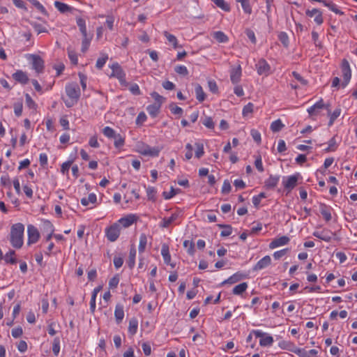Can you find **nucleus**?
<instances>
[{
  "label": "nucleus",
  "instance_id": "nucleus-1",
  "mask_svg": "<svg viewBox=\"0 0 357 357\" xmlns=\"http://www.w3.org/2000/svg\"><path fill=\"white\" fill-rule=\"evenodd\" d=\"M341 76L342 77V81L340 82V79L338 77H335L332 80L331 86L337 88L342 87L345 88L351 81V69L350 64L347 59H343L340 64Z\"/></svg>",
  "mask_w": 357,
  "mask_h": 357
},
{
  "label": "nucleus",
  "instance_id": "nucleus-2",
  "mask_svg": "<svg viewBox=\"0 0 357 357\" xmlns=\"http://www.w3.org/2000/svg\"><path fill=\"white\" fill-rule=\"evenodd\" d=\"M24 226L22 223L13 225L10 229V242L12 246L19 249L24 243Z\"/></svg>",
  "mask_w": 357,
  "mask_h": 357
},
{
  "label": "nucleus",
  "instance_id": "nucleus-3",
  "mask_svg": "<svg viewBox=\"0 0 357 357\" xmlns=\"http://www.w3.org/2000/svg\"><path fill=\"white\" fill-rule=\"evenodd\" d=\"M65 90L68 97V98L65 100V104L68 107H71L77 103L80 96L79 87L77 83L71 82L66 85Z\"/></svg>",
  "mask_w": 357,
  "mask_h": 357
},
{
  "label": "nucleus",
  "instance_id": "nucleus-4",
  "mask_svg": "<svg viewBox=\"0 0 357 357\" xmlns=\"http://www.w3.org/2000/svg\"><path fill=\"white\" fill-rule=\"evenodd\" d=\"M102 134L109 139H114V145L115 148L120 149L125 144V137L121 134L117 133L112 128L105 126L102 130Z\"/></svg>",
  "mask_w": 357,
  "mask_h": 357
},
{
  "label": "nucleus",
  "instance_id": "nucleus-5",
  "mask_svg": "<svg viewBox=\"0 0 357 357\" xmlns=\"http://www.w3.org/2000/svg\"><path fill=\"white\" fill-rule=\"evenodd\" d=\"M135 151L144 156L157 157L160 152V149L158 146H151L139 142L135 145Z\"/></svg>",
  "mask_w": 357,
  "mask_h": 357
},
{
  "label": "nucleus",
  "instance_id": "nucleus-6",
  "mask_svg": "<svg viewBox=\"0 0 357 357\" xmlns=\"http://www.w3.org/2000/svg\"><path fill=\"white\" fill-rule=\"evenodd\" d=\"M112 70L110 77H116L119 81L121 86H127L128 83L126 79V73L123 70L120 65L115 62L109 66Z\"/></svg>",
  "mask_w": 357,
  "mask_h": 357
},
{
  "label": "nucleus",
  "instance_id": "nucleus-7",
  "mask_svg": "<svg viewBox=\"0 0 357 357\" xmlns=\"http://www.w3.org/2000/svg\"><path fill=\"white\" fill-rule=\"evenodd\" d=\"M302 179L303 177L301 174L296 172L292 175L283 177L282 185L289 192L297 185L298 181Z\"/></svg>",
  "mask_w": 357,
  "mask_h": 357
},
{
  "label": "nucleus",
  "instance_id": "nucleus-8",
  "mask_svg": "<svg viewBox=\"0 0 357 357\" xmlns=\"http://www.w3.org/2000/svg\"><path fill=\"white\" fill-rule=\"evenodd\" d=\"M252 333L256 337L259 338V345L262 347H270L274 342L273 337L268 333L261 330H252Z\"/></svg>",
  "mask_w": 357,
  "mask_h": 357
},
{
  "label": "nucleus",
  "instance_id": "nucleus-9",
  "mask_svg": "<svg viewBox=\"0 0 357 357\" xmlns=\"http://www.w3.org/2000/svg\"><path fill=\"white\" fill-rule=\"evenodd\" d=\"M121 230V227H119V225L115 222L110 226L105 228V236L110 242H114L119 237Z\"/></svg>",
  "mask_w": 357,
  "mask_h": 357
},
{
  "label": "nucleus",
  "instance_id": "nucleus-10",
  "mask_svg": "<svg viewBox=\"0 0 357 357\" xmlns=\"http://www.w3.org/2000/svg\"><path fill=\"white\" fill-rule=\"evenodd\" d=\"M26 58L32 65L33 70L37 74L42 73L44 70V61L42 58L36 54H28L26 55Z\"/></svg>",
  "mask_w": 357,
  "mask_h": 357
},
{
  "label": "nucleus",
  "instance_id": "nucleus-11",
  "mask_svg": "<svg viewBox=\"0 0 357 357\" xmlns=\"http://www.w3.org/2000/svg\"><path fill=\"white\" fill-rule=\"evenodd\" d=\"M80 203L88 209H93L99 205L100 202L98 201L97 195L94 192H91L88 197H82L80 199Z\"/></svg>",
  "mask_w": 357,
  "mask_h": 357
},
{
  "label": "nucleus",
  "instance_id": "nucleus-12",
  "mask_svg": "<svg viewBox=\"0 0 357 357\" xmlns=\"http://www.w3.org/2000/svg\"><path fill=\"white\" fill-rule=\"evenodd\" d=\"M137 218H138L137 215L130 213L124 217L121 218L116 222L119 225V227H121L122 229L130 227L132 225L137 222Z\"/></svg>",
  "mask_w": 357,
  "mask_h": 357
},
{
  "label": "nucleus",
  "instance_id": "nucleus-13",
  "mask_svg": "<svg viewBox=\"0 0 357 357\" xmlns=\"http://www.w3.org/2000/svg\"><path fill=\"white\" fill-rule=\"evenodd\" d=\"M258 75L268 76L271 73V66L264 59H260L255 65Z\"/></svg>",
  "mask_w": 357,
  "mask_h": 357
},
{
  "label": "nucleus",
  "instance_id": "nucleus-14",
  "mask_svg": "<svg viewBox=\"0 0 357 357\" xmlns=\"http://www.w3.org/2000/svg\"><path fill=\"white\" fill-rule=\"evenodd\" d=\"M27 243L29 245H31L36 243L39 240L40 233L35 226L29 225L27 226Z\"/></svg>",
  "mask_w": 357,
  "mask_h": 357
},
{
  "label": "nucleus",
  "instance_id": "nucleus-15",
  "mask_svg": "<svg viewBox=\"0 0 357 357\" xmlns=\"http://www.w3.org/2000/svg\"><path fill=\"white\" fill-rule=\"evenodd\" d=\"M161 255L162 257L164 263L166 265L170 266L172 268H174L176 266V264L171 261L172 257L169 252V247L166 243H163L162 245Z\"/></svg>",
  "mask_w": 357,
  "mask_h": 357
},
{
  "label": "nucleus",
  "instance_id": "nucleus-16",
  "mask_svg": "<svg viewBox=\"0 0 357 357\" xmlns=\"http://www.w3.org/2000/svg\"><path fill=\"white\" fill-rule=\"evenodd\" d=\"M230 80L232 84H237L240 81L242 76V68L240 64L231 67L230 70Z\"/></svg>",
  "mask_w": 357,
  "mask_h": 357
},
{
  "label": "nucleus",
  "instance_id": "nucleus-17",
  "mask_svg": "<svg viewBox=\"0 0 357 357\" xmlns=\"http://www.w3.org/2000/svg\"><path fill=\"white\" fill-rule=\"evenodd\" d=\"M290 238L287 236H282L274 238L269 243L270 249H275L289 244Z\"/></svg>",
  "mask_w": 357,
  "mask_h": 357
},
{
  "label": "nucleus",
  "instance_id": "nucleus-18",
  "mask_svg": "<svg viewBox=\"0 0 357 357\" xmlns=\"http://www.w3.org/2000/svg\"><path fill=\"white\" fill-rule=\"evenodd\" d=\"M305 14L309 17H313L314 22L317 25H321L324 22L323 15L321 10L317 8L307 10Z\"/></svg>",
  "mask_w": 357,
  "mask_h": 357
},
{
  "label": "nucleus",
  "instance_id": "nucleus-19",
  "mask_svg": "<svg viewBox=\"0 0 357 357\" xmlns=\"http://www.w3.org/2000/svg\"><path fill=\"white\" fill-rule=\"evenodd\" d=\"M312 235L325 242H330L335 235L331 231L323 229L321 231H314Z\"/></svg>",
  "mask_w": 357,
  "mask_h": 357
},
{
  "label": "nucleus",
  "instance_id": "nucleus-20",
  "mask_svg": "<svg viewBox=\"0 0 357 357\" xmlns=\"http://www.w3.org/2000/svg\"><path fill=\"white\" fill-rule=\"evenodd\" d=\"M324 107V103L322 99L315 102L313 105L307 108V111L310 116H314L319 114Z\"/></svg>",
  "mask_w": 357,
  "mask_h": 357
},
{
  "label": "nucleus",
  "instance_id": "nucleus-21",
  "mask_svg": "<svg viewBox=\"0 0 357 357\" xmlns=\"http://www.w3.org/2000/svg\"><path fill=\"white\" fill-rule=\"evenodd\" d=\"M271 264V258L269 255H266L261 258L253 267V270L255 271L262 270Z\"/></svg>",
  "mask_w": 357,
  "mask_h": 357
},
{
  "label": "nucleus",
  "instance_id": "nucleus-22",
  "mask_svg": "<svg viewBox=\"0 0 357 357\" xmlns=\"http://www.w3.org/2000/svg\"><path fill=\"white\" fill-rule=\"evenodd\" d=\"M178 216L179 214L178 213H173L169 217L163 218L160 223V227L162 228H167L178 220Z\"/></svg>",
  "mask_w": 357,
  "mask_h": 357
},
{
  "label": "nucleus",
  "instance_id": "nucleus-23",
  "mask_svg": "<svg viewBox=\"0 0 357 357\" xmlns=\"http://www.w3.org/2000/svg\"><path fill=\"white\" fill-rule=\"evenodd\" d=\"M319 212L326 222H329L332 219V208L330 206L321 204L319 205Z\"/></svg>",
  "mask_w": 357,
  "mask_h": 357
},
{
  "label": "nucleus",
  "instance_id": "nucleus-24",
  "mask_svg": "<svg viewBox=\"0 0 357 357\" xmlns=\"http://www.w3.org/2000/svg\"><path fill=\"white\" fill-rule=\"evenodd\" d=\"M13 77L17 82L21 83L22 84H26L29 82V77L27 74L22 70H17L15 73L13 74Z\"/></svg>",
  "mask_w": 357,
  "mask_h": 357
},
{
  "label": "nucleus",
  "instance_id": "nucleus-25",
  "mask_svg": "<svg viewBox=\"0 0 357 357\" xmlns=\"http://www.w3.org/2000/svg\"><path fill=\"white\" fill-rule=\"evenodd\" d=\"M246 275L241 272H236L232 275H231L229 278H228L227 280H224L222 282V284H234L241 280L245 278Z\"/></svg>",
  "mask_w": 357,
  "mask_h": 357
},
{
  "label": "nucleus",
  "instance_id": "nucleus-26",
  "mask_svg": "<svg viewBox=\"0 0 357 357\" xmlns=\"http://www.w3.org/2000/svg\"><path fill=\"white\" fill-rule=\"evenodd\" d=\"M114 317L117 324H120L124 318L123 305L118 303L115 306Z\"/></svg>",
  "mask_w": 357,
  "mask_h": 357
},
{
  "label": "nucleus",
  "instance_id": "nucleus-27",
  "mask_svg": "<svg viewBox=\"0 0 357 357\" xmlns=\"http://www.w3.org/2000/svg\"><path fill=\"white\" fill-rule=\"evenodd\" d=\"M280 181L279 175H271L264 182L265 187L268 189L274 188Z\"/></svg>",
  "mask_w": 357,
  "mask_h": 357
},
{
  "label": "nucleus",
  "instance_id": "nucleus-28",
  "mask_svg": "<svg viewBox=\"0 0 357 357\" xmlns=\"http://www.w3.org/2000/svg\"><path fill=\"white\" fill-rule=\"evenodd\" d=\"M278 347L284 350H287L291 352H294V349L297 348L295 344L291 341L281 340L278 342Z\"/></svg>",
  "mask_w": 357,
  "mask_h": 357
},
{
  "label": "nucleus",
  "instance_id": "nucleus-29",
  "mask_svg": "<svg viewBox=\"0 0 357 357\" xmlns=\"http://www.w3.org/2000/svg\"><path fill=\"white\" fill-rule=\"evenodd\" d=\"M248 284L247 282H242L236 285L232 289V294L236 296H242L247 290Z\"/></svg>",
  "mask_w": 357,
  "mask_h": 357
},
{
  "label": "nucleus",
  "instance_id": "nucleus-30",
  "mask_svg": "<svg viewBox=\"0 0 357 357\" xmlns=\"http://www.w3.org/2000/svg\"><path fill=\"white\" fill-rule=\"evenodd\" d=\"M138 329V320L135 317H132L129 321L128 333L134 335L137 333Z\"/></svg>",
  "mask_w": 357,
  "mask_h": 357
},
{
  "label": "nucleus",
  "instance_id": "nucleus-31",
  "mask_svg": "<svg viewBox=\"0 0 357 357\" xmlns=\"http://www.w3.org/2000/svg\"><path fill=\"white\" fill-rule=\"evenodd\" d=\"M102 287L100 286L99 287H96L93 292H92V295H91V301H90V310H91L92 312H93L96 310V299H97V294H98V292L101 290Z\"/></svg>",
  "mask_w": 357,
  "mask_h": 357
},
{
  "label": "nucleus",
  "instance_id": "nucleus-32",
  "mask_svg": "<svg viewBox=\"0 0 357 357\" xmlns=\"http://www.w3.org/2000/svg\"><path fill=\"white\" fill-rule=\"evenodd\" d=\"M322 4L335 14L340 15H343V12H342L339 7L332 1L324 0Z\"/></svg>",
  "mask_w": 357,
  "mask_h": 357
},
{
  "label": "nucleus",
  "instance_id": "nucleus-33",
  "mask_svg": "<svg viewBox=\"0 0 357 357\" xmlns=\"http://www.w3.org/2000/svg\"><path fill=\"white\" fill-rule=\"evenodd\" d=\"M54 6L59 12L62 13L70 12L73 9V8L68 4L59 1H54Z\"/></svg>",
  "mask_w": 357,
  "mask_h": 357
},
{
  "label": "nucleus",
  "instance_id": "nucleus-34",
  "mask_svg": "<svg viewBox=\"0 0 357 357\" xmlns=\"http://www.w3.org/2000/svg\"><path fill=\"white\" fill-rule=\"evenodd\" d=\"M163 35L166 38L167 43L172 45L174 49H176L178 47V40L175 36L167 31H164Z\"/></svg>",
  "mask_w": 357,
  "mask_h": 357
},
{
  "label": "nucleus",
  "instance_id": "nucleus-35",
  "mask_svg": "<svg viewBox=\"0 0 357 357\" xmlns=\"http://www.w3.org/2000/svg\"><path fill=\"white\" fill-rule=\"evenodd\" d=\"M76 22L82 36H86V34H87V30L85 20L82 17H77Z\"/></svg>",
  "mask_w": 357,
  "mask_h": 357
},
{
  "label": "nucleus",
  "instance_id": "nucleus-36",
  "mask_svg": "<svg viewBox=\"0 0 357 357\" xmlns=\"http://www.w3.org/2000/svg\"><path fill=\"white\" fill-rule=\"evenodd\" d=\"M147 245V236L145 234H142L139 236V242L138 246V250L139 253H143L146 249Z\"/></svg>",
  "mask_w": 357,
  "mask_h": 357
},
{
  "label": "nucleus",
  "instance_id": "nucleus-37",
  "mask_svg": "<svg viewBox=\"0 0 357 357\" xmlns=\"http://www.w3.org/2000/svg\"><path fill=\"white\" fill-rule=\"evenodd\" d=\"M14 250H9L3 257L4 261L8 264H14L17 262Z\"/></svg>",
  "mask_w": 357,
  "mask_h": 357
},
{
  "label": "nucleus",
  "instance_id": "nucleus-38",
  "mask_svg": "<svg viewBox=\"0 0 357 357\" xmlns=\"http://www.w3.org/2000/svg\"><path fill=\"white\" fill-rule=\"evenodd\" d=\"M213 36L219 43H227L229 40L227 35L220 31H215L213 33Z\"/></svg>",
  "mask_w": 357,
  "mask_h": 357
},
{
  "label": "nucleus",
  "instance_id": "nucleus-39",
  "mask_svg": "<svg viewBox=\"0 0 357 357\" xmlns=\"http://www.w3.org/2000/svg\"><path fill=\"white\" fill-rule=\"evenodd\" d=\"M160 107L158 105L153 104L147 106L146 110L151 116L155 117L159 112Z\"/></svg>",
  "mask_w": 357,
  "mask_h": 357
},
{
  "label": "nucleus",
  "instance_id": "nucleus-40",
  "mask_svg": "<svg viewBox=\"0 0 357 357\" xmlns=\"http://www.w3.org/2000/svg\"><path fill=\"white\" fill-rule=\"evenodd\" d=\"M195 91L197 100L200 102H203L205 100V93L202 87L199 84H197L195 86Z\"/></svg>",
  "mask_w": 357,
  "mask_h": 357
},
{
  "label": "nucleus",
  "instance_id": "nucleus-41",
  "mask_svg": "<svg viewBox=\"0 0 357 357\" xmlns=\"http://www.w3.org/2000/svg\"><path fill=\"white\" fill-rule=\"evenodd\" d=\"M238 3H240L241 7L245 13L251 14L252 7L250 4L249 0H236Z\"/></svg>",
  "mask_w": 357,
  "mask_h": 357
},
{
  "label": "nucleus",
  "instance_id": "nucleus-42",
  "mask_svg": "<svg viewBox=\"0 0 357 357\" xmlns=\"http://www.w3.org/2000/svg\"><path fill=\"white\" fill-rule=\"evenodd\" d=\"M73 162V160H67L61 165L60 172L63 175L68 176L69 170Z\"/></svg>",
  "mask_w": 357,
  "mask_h": 357
},
{
  "label": "nucleus",
  "instance_id": "nucleus-43",
  "mask_svg": "<svg viewBox=\"0 0 357 357\" xmlns=\"http://www.w3.org/2000/svg\"><path fill=\"white\" fill-rule=\"evenodd\" d=\"M284 124L282 123V121L280 119H277L274 121H273L271 124V130L273 132H279L284 127Z\"/></svg>",
  "mask_w": 357,
  "mask_h": 357
},
{
  "label": "nucleus",
  "instance_id": "nucleus-44",
  "mask_svg": "<svg viewBox=\"0 0 357 357\" xmlns=\"http://www.w3.org/2000/svg\"><path fill=\"white\" fill-rule=\"evenodd\" d=\"M136 249L135 248H132L130 250L129 253V259H128V266L130 268H132L135 264V257H136Z\"/></svg>",
  "mask_w": 357,
  "mask_h": 357
},
{
  "label": "nucleus",
  "instance_id": "nucleus-45",
  "mask_svg": "<svg viewBox=\"0 0 357 357\" xmlns=\"http://www.w3.org/2000/svg\"><path fill=\"white\" fill-rule=\"evenodd\" d=\"M337 144L334 137L331 138L328 142V146L324 149L325 153L333 152L337 149Z\"/></svg>",
  "mask_w": 357,
  "mask_h": 357
},
{
  "label": "nucleus",
  "instance_id": "nucleus-46",
  "mask_svg": "<svg viewBox=\"0 0 357 357\" xmlns=\"http://www.w3.org/2000/svg\"><path fill=\"white\" fill-rule=\"evenodd\" d=\"M179 192L178 189H174L173 187L170 188L169 191H164L162 196L165 199H170Z\"/></svg>",
  "mask_w": 357,
  "mask_h": 357
},
{
  "label": "nucleus",
  "instance_id": "nucleus-47",
  "mask_svg": "<svg viewBox=\"0 0 357 357\" xmlns=\"http://www.w3.org/2000/svg\"><path fill=\"white\" fill-rule=\"evenodd\" d=\"M211 1L225 11H229L230 10L229 6L225 0H211Z\"/></svg>",
  "mask_w": 357,
  "mask_h": 357
},
{
  "label": "nucleus",
  "instance_id": "nucleus-48",
  "mask_svg": "<svg viewBox=\"0 0 357 357\" xmlns=\"http://www.w3.org/2000/svg\"><path fill=\"white\" fill-rule=\"evenodd\" d=\"M29 1L38 11L43 14H46L47 10L45 8L38 0H27Z\"/></svg>",
  "mask_w": 357,
  "mask_h": 357
},
{
  "label": "nucleus",
  "instance_id": "nucleus-49",
  "mask_svg": "<svg viewBox=\"0 0 357 357\" xmlns=\"http://www.w3.org/2000/svg\"><path fill=\"white\" fill-rule=\"evenodd\" d=\"M42 226L44 231H54V227L52 223L48 220H42Z\"/></svg>",
  "mask_w": 357,
  "mask_h": 357
},
{
  "label": "nucleus",
  "instance_id": "nucleus-50",
  "mask_svg": "<svg viewBox=\"0 0 357 357\" xmlns=\"http://www.w3.org/2000/svg\"><path fill=\"white\" fill-rule=\"evenodd\" d=\"M91 38L89 37L87 34L86 36H83V39L82 41V51L85 52L89 47L91 43Z\"/></svg>",
  "mask_w": 357,
  "mask_h": 357
},
{
  "label": "nucleus",
  "instance_id": "nucleus-51",
  "mask_svg": "<svg viewBox=\"0 0 357 357\" xmlns=\"http://www.w3.org/2000/svg\"><path fill=\"white\" fill-rule=\"evenodd\" d=\"M107 60L108 56L107 54H102V56L99 57L96 61V68L98 69H101L105 66Z\"/></svg>",
  "mask_w": 357,
  "mask_h": 357
},
{
  "label": "nucleus",
  "instance_id": "nucleus-52",
  "mask_svg": "<svg viewBox=\"0 0 357 357\" xmlns=\"http://www.w3.org/2000/svg\"><path fill=\"white\" fill-rule=\"evenodd\" d=\"M68 55L70 61L74 65H77L78 63V57L77 53L70 49H68Z\"/></svg>",
  "mask_w": 357,
  "mask_h": 357
},
{
  "label": "nucleus",
  "instance_id": "nucleus-53",
  "mask_svg": "<svg viewBox=\"0 0 357 357\" xmlns=\"http://www.w3.org/2000/svg\"><path fill=\"white\" fill-rule=\"evenodd\" d=\"M195 147H196L195 157L197 158H200L204 154V145L200 143H196Z\"/></svg>",
  "mask_w": 357,
  "mask_h": 357
},
{
  "label": "nucleus",
  "instance_id": "nucleus-54",
  "mask_svg": "<svg viewBox=\"0 0 357 357\" xmlns=\"http://www.w3.org/2000/svg\"><path fill=\"white\" fill-rule=\"evenodd\" d=\"M174 70L178 75H181L183 76L188 75V70L187 67L183 65L176 66L174 68Z\"/></svg>",
  "mask_w": 357,
  "mask_h": 357
},
{
  "label": "nucleus",
  "instance_id": "nucleus-55",
  "mask_svg": "<svg viewBox=\"0 0 357 357\" xmlns=\"http://www.w3.org/2000/svg\"><path fill=\"white\" fill-rule=\"evenodd\" d=\"M183 246L187 249L188 252L190 255H193L195 252V245L194 243L188 240H185L183 242Z\"/></svg>",
  "mask_w": 357,
  "mask_h": 357
},
{
  "label": "nucleus",
  "instance_id": "nucleus-56",
  "mask_svg": "<svg viewBox=\"0 0 357 357\" xmlns=\"http://www.w3.org/2000/svg\"><path fill=\"white\" fill-rule=\"evenodd\" d=\"M32 26H33V28L34 29V31L38 33H46L47 32V30L46 29V27L41 24H38V23H33L32 24Z\"/></svg>",
  "mask_w": 357,
  "mask_h": 357
},
{
  "label": "nucleus",
  "instance_id": "nucleus-57",
  "mask_svg": "<svg viewBox=\"0 0 357 357\" xmlns=\"http://www.w3.org/2000/svg\"><path fill=\"white\" fill-rule=\"evenodd\" d=\"M151 97L153 98V100L155 101V103L156 105H158L160 106L162 105L163 101H164V98L160 96L158 93L157 92H152L151 93Z\"/></svg>",
  "mask_w": 357,
  "mask_h": 357
},
{
  "label": "nucleus",
  "instance_id": "nucleus-58",
  "mask_svg": "<svg viewBox=\"0 0 357 357\" xmlns=\"http://www.w3.org/2000/svg\"><path fill=\"white\" fill-rule=\"evenodd\" d=\"M254 105L251 102L248 103L243 108L242 114L243 116H246L253 112Z\"/></svg>",
  "mask_w": 357,
  "mask_h": 357
},
{
  "label": "nucleus",
  "instance_id": "nucleus-59",
  "mask_svg": "<svg viewBox=\"0 0 357 357\" xmlns=\"http://www.w3.org/2000/svg\"><path fill=\"white\" fill-rule=\"evenodd\" d=\"M278 38L280 41L282 43V45L285 47H287L289 45V37L287 33L280 32L278 35Z\"/></svg>",
  "mask_w": 357,
  "mask_h": 357
},
{
  "label": "nucleus",
  "instance_id": "nucleus-60",
  "mask_svg": "<svg viewBox=\"0 0 357 357\" xmlns=\"http://www.w3.org/2000/svg\"><path fill=\"white\" fill-rule=\"evenodd\" d=\"M169 109L171 111V112L174 114H176V115H182L183 114V109L178 106H177L176 105L172 103L169 105Z\"/></svg>",
  "mask_w": 357,
  "mask_h": 357
},
{
  "label": "nucleus",
  "instance_id": "nucleus-61",
  "mask_svg": "<svg viewBox=\"0 0 357 357\" xmlns=\"http://www.w3.org/2000/svg\"><path fill=\"white\" fill-rule=\"evenodd\" d=\"M13 107H14L15 114L17 116H21L22 113V108H23L22 102L21 101L15 102L13 105Z\"/></svg>",
  "mask_w": 357,
  "mask_h": 357
},
{
  "label": "nucleus",
  "instance_id": "nucleus-62",
  "mask_svg": "<svg viewBox=\"0 0 357 357\" xmlns=\"http://www.w3.org/2000/svg\"><path fill=\"white\" fill-rule=\"evenodd\" d=\"M289 249V248H284L280 250L275 251L273 256L275 259L278 260L281 259L283 256H284L288 252Z\"/></svg>",
  "mask_w": 357,
  "mask_h": 357
},
{
  "label": "nucleus",
  "instance_id": "nucleus-63",
  "mask_svg": "<svg viewBox=\"0 0 357 357\" xmlns=\"http://www.w3.org/2000/svg\"><path fill=\"white\" fill-rule=\"evenodd\" d=\"M202 123L204 126H206V128H208L209 129H213L214 126H215V123L213 121V119L210 116L206 117L203 120Z\"/></svg>",
  "mask_w": 357,
  "mask_h": 357
},
{
  "label": "nucleus",
  "instance_id": "nucleus-64",
  "mask_svg": "<svg viewBox=\"0 0 357 357\" xmlns=\"http://www.w3.org/2000/svg\"><path fill=\"white\" fill-rule=\"evenodd\" d=\"M294 353L298 355L299 357H310V356H309L308 351L302 348L297 347L294 349Z\"/></svg>",
  "mask_w": 357,
  "mask_h": 357
}]
</instances>
